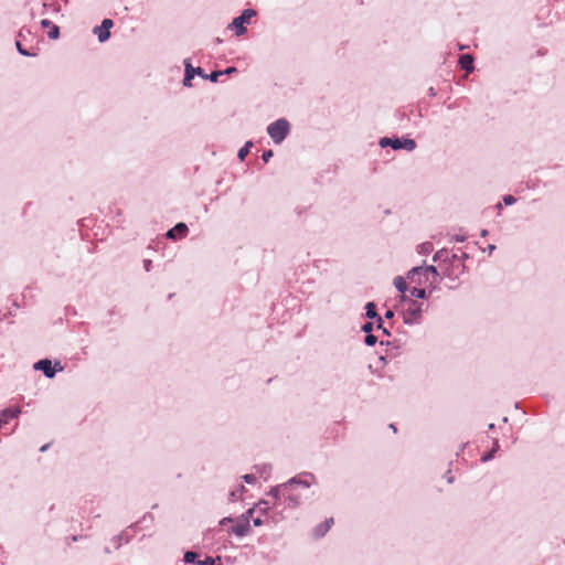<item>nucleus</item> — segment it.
<instances>
[{
	"mask_svg": "<svg viewBox=\"0 0 565 565\" xmlns=\"http://www.w3.org/2000/svg\"><path fill=\"white\" fill-rule=\"evenodd\" d=\"M493 428H494V424H490L489 429H493Z\"/></svg>",
	"mask_w": 565,
	"mask_h": 565,
	"instance_id": "obj_52",
	"label": "nucleus"
},
{
	"mask_svg": "<svg viewBox=\"0 0 565 565\" xmlns=\"http://www.w3.org/2000/svg\"><path fill=\"white\" fill-rule=\"evenodd\" d=\"M384 317L386 319H392L394 317V311L392 309H387L386 312L384 313Z\"/></svg>",
	"mask_w": 565,
	"mask_h": 565,
	"instance_id": "obj_35",
	"label": "nucleus"
},
{
	"mask_svg": "<svg viewBox=\"0 0 565 565\" xmlns=\"http://www.w3.org/2000/svg\"><path fill=\"white\" fill-rule=\"evenodd\" d=\"M253 146V142L252 141H247L239 150H238V153H237V157L239 160H244L245 157L248 154L249 152V149L250 147Z\"/></svg>",
	"mask_w": 565,
	"mask_h": 565,
	"instance_id": "obj_20",
	"label": "nucleus"
},
{
	"mask_svg": "<svg viewBox=\"0 0 565 565\" xmlns=\"http://www.w3.org/2000/svg\"><path fill=\"white\" fill-rule=\"evenodd\" d=\"M365 317L370 320H375L376 328H382L383 318L377 313L375 302L369 301L365 305Z\"/></svg>",
	"mask_w": 565,
	"mask_h": 565,
	"instance_id": "obj_9",
	"label": "nucleus"
},
{
	"mask_svg": "<svg viewBox=\"0 0 565 565\" xmlns=\"http://www.w3.org/2000/svg\"><path fill=\"white\" fill-rule=\"evenodd\" d=\"M215 559L211 556L205 557L203 561H199L198 565H214Z\"/></svg>",
	"mask_w": 565,
	"mask_h": 565,
	"instance_id": "obj_28",
	"label": "nucleus"
},
{
	"mask_svg": "<svg viewBox=\"0 0 565 565\" xmlns=\"http://www.w3.org/2000/svg\"><path fill=\"white\" fill-rule=\"evenodd\" d=\"M451 258L455 260V259H461V255H457V254H454L451 256Z\"/></svg>",
	"mask_w": 565,
	"mask_h": 565,
	"instance_id": "obj_43",
	"label": "nucleus"
},
{
	"mask_svg": "<svg viewBox=\"0 0 565 565\" xmlns=\"http://www.w3.org/2000/svg\"><path fill=\"white\" fill-rule=\"evenodd\" d=\"M290 501L292 502L294 505H296L298 503L296 500V497H290Z\"/></svg>",
	"mask_w": 565,
	"mask_h": 565,
	"instance_id": "obj_44",
	"label": "nucleus"
},
{
	"mask_svg": "<svg viewBox=\"0 0 565 565\" xmlns=\"http://www.w3.org/2000/svg\"><path fill=\"white\" fill-rule=\"evenodd\" d=\"M373 328H374V323L373 322H365L361 327V331L364 332L365 334H369V333H372Z\"/></svg>",
	"mask_w": 565,
	"mask_h": 565,
	"instance_id": "obj_25",
	"label": "nucleus"
},
{
	"mask_svg": "<svg viewBox=\"0 0 565 565\" xmlns=\"http://www.w3.org/2000/svg\"><path fill=\"white\" fill-rule=\"evenodd\" d=\"M255 15L256 11L254 9H245L241 15L233 19L228 28L234 30L237 36H241L247 31L245 23H248V20Z\"/></svg>",
	"mask_w": 565,
	"mask_h": 565,
	"instance_id": "obj_5",
	"label": "nucleus"
},
{
	"mask_svg": "<svg viewBox=\"0 0 565 565\" xmlns=\"http://www.w3.org/2000/svg\"><path fill=\"white\" fill-rule=\"evenodd\" d=\"M15 47H17V51H18L21 55H23V56H34V54L30 53L28 50H25V49L22 46V44H21V42H20V41H17V42H15Z\"/></svg>",
	"mask_w": 565,
	"mask_h": 565,
	"instance_id": "obj_23",
	"label": "nucleus"
},
{
	"mask_svg": "<svg viewBox=\"0 0 565 565\" xmlns=\"http://www.w3.org/2000/svg\"><path fill=\"white\" fill-rule=\"evenodd\" d=\"M498 449H499V443H498V440H494L492 449L489 450L488 452H486L482 456L481 460L483 462H487V461L491 460L494 457V454L498 451Z\"/></svg>",
	"mask_w": 565,
	"mask_h": 565,
	"instance_id": "obj_19",
	"label": "nucleus"
},
{
	"mask_svg": "<svg viewBox=\"0 0 565 565\" xmlns=\"http://www.w3.org/2000/svg\"><path fill=\"white\" fill-rule=\"evenodd\" d=\"M50 446H51L50 444H45V445H43V446L40 448V451H41V452L46 451V450L49 449V447H50Z\"/></svg>",
	"mask_w": 565,
	"mask_h": 565,
	"instance_id": "obj_40",
	"label": "nucleus"
},
{
	"mask_svg": "<svg viewBox=\"0 0 565 565\" xmlns=\"http://www.w3.org/2000/svg\"><path fill=\"white\" fill-rule=\"evenodd\" d=\"M195 558H196V553H194V552L189 551V552H186L184 554V562L185 563H189V564L190 563H194Z\"/></svg>",
	"mask_w": 565,
	"mask_h": 565,
	"instance_id": "obj_24",
	"label": "nucleus"
},
{
	"mask_svg": "<svg viewBox=\"0 0 565 565\" xmlns=\"http://www.w3.org/2000/svg\"><path fill=\"white\" fill-rule=\"evenodd\" d=\"M237 70L236 67L234 66H230L227 68H225L224 71H214L212 72L211 74H209V76H206V78L213 83L217 82L218 77L222 76V75H231L233 73H235Z\"/></svg>",
	"mask_w": 565,
	"mask_h": 565,
	"instance_id": "obj_16",
	"label": "nucleus"
},
{
	"mask_svg": "<svg viewBox=\"0 0 565 565\" xmlns=\"http://www.w3.org/2000/svg\"><path fill=\"white\" fill-rule=\"evenodd\" d=\"M243 479L246 483H254L256 481V477L254 475H245Z\"/></svg>",
	"mask_w": 565,
	"mask_h": 565,
	"instance_id": "obj_32",
	"label": "nucleus"
},
{
	"mask_svg": "<svg viewBox=\"0 0 565 565\" xmlns=\"http://www.w3.org/2000/svg\"><path fill=\"white\" fill-rule=\"evenodd\" d=\"M422 247H423L425 253H428V252H430L433 249V245L430 243H424L422 245Z\"/></svg>",
	"mask_w": 565,
	"mask_h": 565,
	"instance_id": "obj_33",
	"label": "nucleus"
},
{
	"mask_svg": "<svg viewBox=\"0 0 565 565\" xmlns=\"http://www.w3.org/2000/svg\"><path fill=\"white\" fill-rule=\"evenodd\" d=\"M468 257H469V256H468V254H467V253H462V255H461V259H467Z\"/></svg>",
	"mask_w": 565,
	"mask_h": 565,
	"instance_id": "obj_46",
	"label": "nucleus"
},
{
	"mask_svg": "<svg viewBox=\"0 0 565 565\" xmlns=\"http://www.w3.org/2000/svg\"><path fill=\"white\" fill-rule=\"evenodd\" d=\"M113 25V20L104 19L100 25L94 28L93 32L97 34L99 42L103 43L110 38V29Z\"/></svg>",
	"mask_w": 565,
	"mask_h": 565,
	"instance_id": "obj_7",
	"label": "nucleus"
},
{
	"mask_svg": "<svg viewBox=\"0 0 565 565\" xmlns=\"http://www.w3.org/2000/svg\"><path fill=\"white\" fill-rule=\"evenodd\" d=\"M423 269H424V267H414V268H412V269L408 271L407 277H408L409 279H413L414 275L419 274Z\"/></svg>",
	"mask_w": 565,
	"mask_h": 565,
	"instance_id": "obj_30",
	"label": "nucleus"
},
{
	"mask_svg": "<svg viewBox=\"0 0 565 565\" xmlns=\"http://www.w3.org/2000/svg\"><path fill=\"white\" fill-rule=\"evenodd\" d=\"M487 249L491 254L495 249V245L490 244Z\"/></svg>",
	"mask_w": 565,
	"mask_h": 565,
	"instance_id": "obj_41",
	"label": "nucleus"
},
{
	"mask_svg": "<svg viewBox=\"0 0 565 565\" xmlns=\"http://www.w3.org/2000/svg\"><path fill=\"white\" fill-rule=\"evenodd\" d=\"M394 286L401 292V295H406L407 284L402 276H397L394 278Z\"/></svg>",
	"mask_w": 565,
	"mask_h": 565,
	"instance_id": "obj_18",
	"label": "nucleus"
},
{
	"mask_svg": "<svg viewBox=\"0 0 565 565\" xmlns=\"http://www.w3.org/2000/svg\"><path fill=\"white\" fill-rule=\"evenodd\" d=\"M454 239H455L456 242H460V243H462V242H465V241H466V236H465V235H456V236L454 237Z\"/></svg>",
	"mask_w": 565,
	"mask_h": 565,
	"instance_id": "obj_37",
	"label": "nucleus"
},
{
	"mask_svg": "<svg viewBox=\"0 0 565 565\" xmlns=\"http://www.w3.org/2000/svg\"><path fill=\"white\" fill-rule=\"evenodd\" d=\"M515 201H516V199H515L513 195H510V194H509V195H504V196H503V203H504L505 205H512V204H514V203H515Z\"/></svg>",
	"mask_w": 565,
	"mask_h": 565,
	"instance_id": "obj_29",
	"label": "nucleus"
},
{
	"mask_svg": "<svg viewBox=\"0 0 565 565\" xmlns=\"http://www.w3.org/2000/svg\"><path fill=\"white\" fill-rule=\"evenodd\" d=\"M19 407H8L0 413V428L3 427L9 420L14 419L20 414Z\"/></svg>",
	"mask_w": 565,
	"mask_h": 565,
	"instance_id": "obj_10",
	"label": "nucleus"
},
{
	"mask_svg": "<svg viewBox=\"0 0 565 565\" xmlns=\"http://www.w3.org/2000/svg\"><path fill=\"white\" fill-rule=\"evenodd\" d=\"M452 481H454V477L448 476V477H447V482H448V483H451Z\"/></svg>",
	"mask_w": 565,
	"mask_h": 565,
	"instance_id": "obj_45",
	"label": "nucleus"
},
{
	"mask_svg": "<svg viewBox=\"0 0 565 565\" xmlns=\"http://www.w3.org/2000/svg\"><path fill=\"white\" fill-rule=\"evenodd\" d=\"M34 370L42 371L47 379L55 376L56 370L52 366V362L49 359H42L34 363Z\"/></svg>",
	"mask_w": 565,
	"mask_h": 565,
	"instance_id": "obj_8",
	"label": "nucleus"
},
{
	"mask_svg": "<svg viewBox=\"0 0 565 565\" xmlns=\"http://www.w3.org/2000/svg\"><path fill=\"white\" fill-rule=\"evenodd\" d=\"M188 233V226L185 223H178L173 228L169 230L166 236L170 239H177L178 237L185 236Z\"/></svg>",
	"mask_w": 565,
	"mask_h": 565,
	"instance_id": "obj_11",
	"label": "nucleus"
},
{
	"mask_svg": "<svg viewBox=\"0 0 565 565\" xmlns=\"http://www.w3.org/2000/svg\"><path fill=\"white\" fill-rule=\"evenodd\" d=\"M480 235H481L482 237H486V236L488 235V231H487V230H482V231H481V233H480Z\"/></svg>",
	"mask_w": 565,
	"mask_h": 565,
	"instance_id": "obj_42",
	"label": "nucleus"
},
{
	"mask_svg": "<svg viewBox=\"0 0 565 565\" xmlns=\"http://www.w3.org/2000/svg\"><path fill=\"white\" fill-rule=\"evenodd\" d=\"M434 262H445L448 259V250L440 249L434 255Z\"/></svg>",
	"mask_w": 565,
	"mask_h": 565,
	"instance_id": "obj_21",
	"label": "nucleus"
},
{
	"mask_svg": "<svg viewBox=\"0 0 565 565\" xmlns=\"http://www.w3.org/2000/svg\"><path fill=\"white\" fill-rule=\"evenodd\" d=\"M143 266H145V269H146L147 271H149V270H150V267H151V260H150V259H145V260H143Z\"/></svg>",
	"mask_w": 565,
	"mask_h": 565,
	"instance_id": "obj_36",
	"label": "nucleus"
},
{
	"mask_svg": "<svg viewBox=\"0 0 565 565\" xmlns=\"http://www.w3.org/2000/svg\"><path fill=\"white\" fill-rule=\"evenodd\" d=\"M379 145L382 148L391 147L394 150L405 149L407 151H413L416 148V142L411 138H398V137H383L380 139Z\"/></svg>",
	"mask_w": 565,
	"mask_h": 565,
	"instance_id": "obj_4",
	"label": "nucleus"
},
{
	"mask_svg": "<svg viewBox=\"0 0 565 565\" xmlns=\"http://www.w3.org/2000/svg\"><path fill=\"white\" fill-rule=\"evenodd\" d=\"M396 309H401L403 322L405 324H418L422 320L423 303L412 299L407 295H399Z\"/></svg>",
	"mask_w": 565,
	"mask_h": 565,
	"instance_id": "obj_1",
	"label": "nucleus"
},
{
	"mask_svg": "<svg viewBox=\"0 0 565 565\" xmlns=\"http://www.w3.org/2000/svg\"><path fill=\"white\" fill-rule=\"evenodd\" d=\"M228 494L234 495V494H236V491L235 490H231Z\"/></svg>",
	"mask_w": 565,
	"mask_h": 565,
	"instance_id": "obj_51",
	"label": "nucleus"
},
{
	"mask_svg": "<svg viewBox=\"0 0 565 565\" xmlns=\"http://www.w3.org/2000/svg\"><path fill=\"white\" fill-rule=\"evenodd\" d=\"M376 342H377V338L373 333L365 334L364 343L367 347H373L376 344Z\"/></svg>",
	"mask_w": 565,
	"mask_h": 565,
	"instance_id": "obj_22",
	"label": "nucleus"
},
{
	"mask_svg": "<svg viewBox=\"0 0 565 565\" xmlns=\"http://www.w3.org/2000/svg\"><path fill=\"white\" fill-rule=\"evenodd\" d=\"M380 343H381V345H388L390 344L388 341L387 342L381 341Z\"/></svg>",
	"mask_w": 565,
	"mask_h": 565,
	"instance_id": "obj_48",
	"label": "nucleus"
},
{
	"mask_svg": "<svg viewBox=\"0 0 565 565\" xmlns=\"http://www.w3.org/2000/svg\"><path fill=\"white\" fill-rule=\"evenodd\" d=\"M241 492H243L245 490L244 486L239 484V489H238Z\"/></svg>",
	"mask_w": 565,
	"mask_h": 565,
	"instance_id": "obj_50",
	"label": "nucleus"
},
{
	"mask_svg": "<svg viewBox=\"0 0 565 565\" xmlns=\"http://www.w3.org/2000/svg\"><path fill=\"white\" fill-rule=\"evenodd\" d=\"M332 524H333V518L327 519L323 523L317 525L313 529V532H312L313 536L316 539H320V537L324 536V534L330 530Z\"/></svg>",
	"mask_w": 565,
	"mask_h": 565,
	"instance_id": "obj_12",
	"label": "nucleus"
},
{
	"mask_svg": "<svg viewBox=\"0 0 565 565\" xmlns=\"http://www.w3.org/2000/svg\"><path fill=\"white\" fill-rule=\"evenodd\" d=\"M184 67H185V71H184V77H183V85L185 87H191L192 86V79L194 78L195 75L202 77V78H206V76H209L207 74L204 73L203 68L198 66V67H193L191 65V63L189 62V60H185L184 61Z\"/></svg>",
	"mask_w": 565,
	"mask_h": 565,
	"instance_id": "obj_6",
	"label": "nucleus"
},
{
	"mask_svg": "<svg viewBox=\"0 0 565 565\" xmlns=\"http://www.w3.org/2000/svg\"><path fill=\"white\" fill-rule=\"evenodd\" d=\"M114 548H119L121 545V535H117L113 539Z\"/></svg>",
	"mask_w": 565,
	"mask_h": 565,
	"instance_id": "obj_31",
	"label": "nucleus"
},
{
	"mask_svg": "<svg viewBox=\"0 0 565 565\" xmlns=\"http://www.w3.org/2000/svg\"><path fill=\"white\" fill-rule=\"evenodd\" d=\"M315 477L311 473H302L297 477L291 478L286 483H281L276 487H271L270 490L267 492V494L274 495L279 494V491H287V490H296L298 488L308 489L311 484V480H313Z\"/></svg>",
	"mask_w": 565,
	"mask_h": 565,
	"instance_id": "obj_2",
	"label": "nucleus"
},
{
	"mask_svg": "<svg viewBox=\"0 0 565 565\" xmlns=\"http://www.w3.org/2000/svg\"><path fill=\"white\" fill-rule=\"evenodd\" d=\"M377 330H381L383 332V334H385L386 337H391V332L388 331V329H386L384 327V322L382 323V328H376Z\"/></svg>",
	"mask_w": 565,
	"mask_h": 565,
	"instance_id": "obj_34",
	"label": "nucleus"
},
{
	"mask_svg": "<svg viewBox=\"0 0 565 565\" xmlns=\"http://www.w3.org/2000/svg\"><path fill=\"white\" fill-rule=\"evenodd\" d=\"M290 132V124L285 118H279L267 127V134L276 145L281 143Z\"/></svg>",
	"mask_w": 565,
	"mask_h": 565,
	"instance_id": "obj_3",
	"label": "nucleus"
},
{
	"mask_svg": "<svg viewBox=\"0 0 565 565\" xmlns=\"http://www.w3.org/2000/svg\"><path fill=\"white\" fill-rule=\"evenodd\" d=\"M105 552H106V553H110L109 547H106V548H105Z\"/></svg>",
	"mask_w": 565,
	"mask_h": 565,
	"instance_id": "obj_53",
	"label": "nucleus"
},
{
	"mask_svg": "<svg viewBox=\"0 0 565 565\" xmlns=\"http://www.w3.org/2000/svg\"><path fill=\"white\" fill-rule=\"evenodd\" d=\"M41 26L46 29L47 26H51V30L49 31V38L52 40H56L60 36V28L55 24H53L50 20L43 19L41 21Z\"/></svg>",
	"mask_w": 565,
	"mask_h": 565,
	"instance_id": "obj_15",
	"label": "nucleus"
},
{
	"mask_svg": "<svg viewBox=\"0 0 565 565\" xmlns=\"http://www.w3.org/2000/svg\"><path fill=\"white\" fill-rule=\"evenodd\" d=\"M274 151L271 149L265 150L262 154V159L264 162H268L270 158H273Z\"/></svg>",
	"mask_w": 565,
	"mask_h": 565,
	"instance_id": "obj_26",
	"label": "nucleus"
},
{
	"mask_svg": "<svg viewBox=\"0 0 565 565\" xmlns=\"http://www.w3.org/2000/svg\"><path fill=\"white\" fill-rule=\"evenodd\" d=\"M460 67L466 71L467 73H470L473 71V57L470 54H462L459 56L458 61Z\"/></svg>",
	"mask_w": 565,
	"mask_h": 565,
	"instance_id": "obj_14",
	"label": "nucleus"
},
{
	"mask_svg": "<svg viewBox=\"0 0 565 565\" xmlns=\"http://www.w3.org/2000/svg\"><path fill=\"white\" fill-rule=\"evenodd\" d=\"M425 273H430L434 275V277H438L439 276V273L437 270V268L433 265H429V266H426L424 269H423Z\"/></svg>",
	"mask_w": 565,
	"mask_h": 565,
	"instance_id": "obj_27",
	"label": "nucleus"
},
{
	"mask_svg": "<svg viewBox=\"0 0 565 565\" xmlns=\"http://www.w3.org/2000/svg\"><path fill=\"white\" fill-rule=\"evenodd\" d=\"M407 296L411 297L412 299H426L427 292L424 288L413 287L409 289V295Z\"/></svg>",
	"mask_w": 565,
	"mask_h": 565,
	"instance_id": "obj_17",
	"label": "nucleus"
},
{
	"mask_svg": "<svg viewBox=\"0 0 565 565\" xmlns=\"http://www.w3.org/2000/svg\"><path fill=\"white\" fill-rule=\"evenodd\" d=\"M390 428L393 429L394 431H396V428H395L394 424H391Z\"/></svg>",
	"mask_w": 565,
	"mask_h": 565,
	"instance_id": "obj_49",
	"label": "nucleus"
},
{
	"mask_svg": "<svg viewBox=\"0 0 565 565\" xmlns=\"http://www.w3.org/2000/svg\"><path fill=\"white\" fill-rule=\"evenodd\" d=\"M250 531V525L247 520L241 521L233 525L232 533L236 536H244Z\"/></svg>",
	"mask_w": 565,
	"mask_h": 565,
	"instance_id": "obj_13",
	"label": "nucleus"
},
{
	"mask_svg": "<svg viewBox=\"0 0 565 565\" xmlns=\"http://www.w3.org/2000/svg\"><path fill=\"white\" fill-rule=\"evenodd\" d=\"M226 521H231V519H223L222 523H224Z\"/></svg>",
	"mask_w": 565,
	"mask_h": 565,
	"instance_id": "obj_54",
	"label": "nucleus"
},
{
	"mask_svg": "<svg viewBox=\"0 0 565 565\" xmlns=\"http://www.w3.org/2000/svg\"><path fill=\"white\" fill-rule=\"evenodd\" d=\"M55 366H58V370L62 371V366H61V363L60 362H56L55 363Z\"/></svg>",
	"mask_w": 565,
	"mask_h": 565,
	"instance_id": "obj_47",
	"label": "nucleus"
},
{
	"mask_svg": "<svg viewBox=\"0 0 565 565\" xmlns=\"http://www.w3.org/2000/svg\"><path fill=\"white\" fill-rule=\"evenodd\" d=\"M253 523H254L255 526H259L263 522H262V520L259 518H257V519L253 520Z\"/></svg>",
	"mask_w": 565,
	"mask_h": 565,
	"instance_id": "obj_39",
	"label": "nucleus"
},
{
	"mask_svg": "<svg viewBox=\"0 0 565 565\" xmlns=\"http://www.w3.org/2000/svg\"><path fill=\"white\" fill-rule=\"evenodd\" d=\"M428 95H429L430 97H435V96H436V90H435V88H434V87H429V89H428Z\"/></svg>",
	"mask_w": 565,
	"mask_h": 565,
	"instance_id": "obj_38",
	"label": "nucleus"
}]
</instances>
